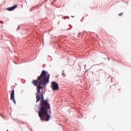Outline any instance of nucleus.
I'll return each mask as SVG.
<instances>
[{
    "label": "nucleus",
    "mask_w": 131,
    "mask_h": 131,
    "mask_svg": "<svg viewBox=\"0 0 131 131\" xmlns=\"http://www.w3.org/2000/svg\"><path fill=\"white\" fill-rule=\"evenodd\" d=\"M50 74L48 72L43 70L40 76L36 80L32 81V84L36 86V94L40 95L41 100L40 101V110L38 111V116L40 120L44 121H49L50 116L48 110L51 108V105L48 102V100H45L42 91L46 88L47 84L49 83Z\"/></svg>",
    "instance_id": "nucleus-1"
},
{
    "label": "nucleus",
    "mask_w": 131,
    "mask_h": 131,
    "mask_svg": "<svg viewBox=\"0 0 131 131\" xmlns=\"http://www.w3.org/2000/svg\"><path fill=\"white\" fill-rule=\"evenodd\" d=\"M51 84H52L51 88L52 89V91H58V89H59L58 84L57 82L53 81V82H52Z\"/></svg>",
    "instance_id": "nucleus-2"
},
{
    "label": "nucleus",
    "mask_w": 131,
    "mask_h": 131,
    "mask_svg": "<svg viewBox=\"0 0 131 131\" xmlns=\"http://www.w3.org/2000/svg\"><path fill=\"white\" fill-rule=\"evenodd\" d=\"M14 94H15V91L14 90H12L11 91V93L10 94V100L13 101L14 103L16 104V101L15 100V97L14 96Z\"/></svg>",
    "instance_id": "nucleus-3"
},
{
    "label": "nucleus",
    "mask_w": 131,
    "mask_h": 131,
    "mask_svg": "<svg viewBox=\"0 0 131 131\" xmlns=\"http://www.w3.org/2000/svg\"><path fill=\"white\" fill-rule=\"evenodd\" d=\"M17 7V5H14V6H12V7H9V8H7V11H13V10H15Z\"/></svg>",
    "instance_id": "nucleus-4"
},
{
    "label": "nucleus",
    "mask_w": 131,
    "mask_h": 131,
    "mask_svg": "<svg viewBox=\"0 0 131 131\" xmlns=\"http://www.w3.org/2000/svg\"><path fill=\"white\" fill-rule=\"evenodd\" d=\"M40 99V98L39 95H36V102L39 101Z\"/></svg>",
    "instance_id": "nucleus-5"
},
{
    "label": "nucleus",
    "mask_w": 131,
    "mask_h": 131,
    "mask_svg": "<svg viewBox=\"0 0 131 131\" xmlns=\"http://www.w3.org/2000/svg\"><path fill=\"white\" fill-rule=\"evenodd\" d=\"M122 14H123V13H119V14H118V15H119V16H122Z\"/></svg>",
    "instance_id": "nucleus-6"
},
{
    "label": "nucleus",
    "mask_w": 131,
    "mask_h": 131,
    "mask_svg": "<svg viewBox=\"0 0 131 131\" xmlns=\"http://www.w3.org/2000/svg\"><path fill=\"white\" fill-rule=\"evenodd\" d=\"M62 76H63V77H65V74H64V73H62Z\"/></svg>",
    "instance_id": "nucleus-7"
},
{
    "label": "nucleus",
    "mask_w": 131,
    "mask_h": 131,
    "mask_svg": "<svg viewBox=\"0 0 131 131\" xmlns=\"http://www.w3.org/2000/svg\"><path fill=\"white\" fill-rule=\"evenodd\" d=\"M0 23H1V24H3V21H0Z\"/></svg>",
    "instance_id": "nucleus-8"
}]
</instances>
